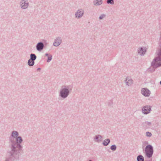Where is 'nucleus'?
<instances>
[{
  "mask_svg": "<svg viewBox=\"0 0 161 161\" xmlns=\"http://www.w3.org/2000/svg\"><path fill=\"white\" fill-rule=\"evenodd\" d=\"M146 152L147 156L149 158L150 157L153 153L152 147L150 145L147 146L146 148Z\"/></svg>",
  "mask_w": 161,
  "mask_h": 161,
  "instance_id": "1",
  "label": "nucleus"
},
{
  "mask_svg": "<svg viewBox=\"0 0 161 161\" xmlns=\"http://www.w3.org/2000/svg\"><path fill=\"white\" fill-rule=\"evenodd\" d=\"M152 64L154 66H156L157 65L160 66L161 65V60H160L159 58H157L153 61Z\"/></svg>",
  "mask_w": 161,
  "mask_h": 161,
  "instance_id": "2",
  "label": "nucleus"
},
{
  "mask_svg": "<svg viewBox=\"0 0 161 161\" xmlns=\"http://www.w3.org/2000/svg\"><path fill=\"white\" fill-rule=\"evenodd\" d=\"M69 91L68 89H64L61 92V96L63 97H66L68 95Z\"/></svg>",
  "mask_w": 161,
  "mask_h": 161,
  "instance_id": "3",
  "label": "nucleus"
},
{
  "mask_svg": "<svg viewBox=\"0 0 161 161\" xmlns=\"http://www.w3.org/2000/svg\"><path fill=\"white\" fill-rule=\"evenodd\" d=\"M141 92L142 94L145 96H149L150 94V91L147 89H142Z\"/></svg>",
  "mask_w": 161,
  "mask_h": 161,
  "instance_id": "4",
  "label": "nucleus"
},
{
  "mask_svg": "<svg viewBox=\"0 0 161 161\" xmlns=\"http://www.w3.org/2000/svg\"><path fill=\"white\" fill-rule=\"evenodd\" d=\"M151 108L149 107L145 106L142 109V112L144 114H147L148 113L150 110Z\"/></svg>",
  "mask_w": 161,
  "mask_h": 161,
  "instance_id": "5",
  "label": "nucleus"
},
{
  "mask_svg": "<svg viewBox=\"0 0 161 161\" xmlns=\"http://www.w3.org/2000/svg\"><path fill=\"white\" fill-rule=\"evenodd\" d=\"M21 3L22 4H21V6L22 8L25 9L27 8L28 6V4L25 3V2L24 0H23L21 2Z\"/></svg>",
  "mask_w": 161,
  "mask_h": 161,
  "instance_id": "6",
  "label": "nucleus"
},
{
  "mask_svg": "<svg viewBox=\"0 0 161 161\" xmlns=\"http://www.w3.org/2000/svg\"><path fill=\"white\" fill-rule=\"evenodd\" d=\"M83 14V11L82 10H78L76 14V16L78 18L82 16Z\"/></svg>",
  "mask_w": 161,
  "mask_h": 161,
  "instance_id": "7",
  "label": "nucleus"
},
{
  "mask_svg": "<svg viewBox=\"0 0 161 161\" xmlns=\"http://www.w3.org/2000/svg\"><path fill=\"white\" fill-rule=\"evenodd\" d=\"M43 47V44L42 43H39L37 44L36 48L38 50H40L42 49Z\"/></svg>",
  "mask_w": 161,
  "mask_h": 161,
  "instance_id": "8",
  "label": "nucleus"
},
{
  "mask_svg": "<svg viewBox=\"0 0 161 161\" xmlns=\"http://www.w3.org/2000/svg\"><path fill=\"white\" fill-rule=\"evenodd\" d=\"M61 42V41L60 39H57L56 40L55 42L53 43V45L55 46H58Z\"/></svg>",
  "mask_w": 161,
  "mask_h": 161,
  "instance_id": "9",
  "label": "nucleus"
},
{
  "mask_svg": "<svg viewBox=\"0 0 161 161\" xmlns=\"http://www.w3.org/2000/svg\"><path fill=\"white\" fill-rule=\"evenodd\" d=\"M146 52V50L145 49H144L143 50L142 48H141L140 49V50H138V53L140 54H143L145 53Z\"/></svg>",
  "mask_w": 161,
  "mask_h": 161,
  "instance_id": "10",
  "label": "nucleus"
},
{
  "mask_svg": "<svg viewBox=\"0 0 161 161\" xmlns=\"http://www.w3.org/2000/svg\"><path fill=\"white\" fill-rule=\"evenodd\" d=\"M34 62L32 59H30L28 61V64L30 66H32L34 65Z\"/></svg>",
  "mask_w": 161,
  "mask_h": 161,
  "instance_id": "11",
  "label": "nucleus"
},
{
  "mask_svg": "<svg viewBox=\"0 0 161 161\" xmlns=\"http://www.w3.org/2000/svg\"><path fill=\"white\" fill-rule=\"evenodd\" d=\"M109 142V139H107L104 141L103 144L104 145L106 146L108 144Z\"/></svg>",
  "mask_w": 161,
  "mask_h": 161,
  "instance_id": "12",
  "label": "nucleus"
},
{
  "mask_svg": "<svg viewBox=\"0 0 161 161\" xmlns=\"http://www.w3.org/2000/svg\"><path fill=\"white\" fill-rule=\"evenodd\" d=\"M138 161H144V158L142 156H139L137 158Z\"/></svg>",
  "mask_w": 161,
  "mask_h": 161,
  "instance_id": "13",
  "label": "nucleus"
},
{
  "mask_svg": "<svg viewBox=\"0 0 161 161\" xmlns=\"http://www.w3.org/2000/svg\"><path fill=\"white\" fill-rule=\"evenodd\" d=\"M18 135V133L16 131H14L12 133V136L14 137H17Z\"/></svg>",
  "mask_w": 161,
  "mask_h": 161,
  "instance_id": "14",
  "label": "nucleus"
},
{
  "mask_svg": "<svg viewBox=\"0 0 161 161\" xmlns=\"http://www.w3.org/2000/svg\"><path fill=\"white\" fill-rule=\"evenodd\" d=\"M36 57L34 54H31V59H32L33 60H34L36 59Z\"/></svg>",
  "mask_w": 161,
  "mask_h": 161,
  "instance_id": "15",
  "label": "nucleus"
},
{
  "mask_svg": "<svg viewBox=\"0 0 161 161\" xmlns=\"http://www.w3.org/2000/svg\"><path fill=\"white\" fill-rule=\"evenodd\" d=\"M96 1L95 5H100L102 3V0H96Z\"/></svg>",
  "mask_w": 161,
  "mask_h": 161,
  "instance_id": "16",
  "label": "nucleus"
},
{
  "mask_svg": "<svg viewBox=\"0 0 161 161\" xmlns=\"http://www.w3.org/2000/svg\"><path fill=\"white\" fill-rule=\"evenodd\" d=\"M96 141H98L99 140H101L102 139V137L101 136H98L96 137Z\"/></svg>",
  "mask_w": 161,
  "mask_h": 161,
  "instance_id": "17",
  "label": "nucleus"
},
{
  "mask_svg": "<svg viewBox=\"0 0 161 161\" xmlns=\"http://www.w3.org/2000/svg\"><path fill=\"white\" fill-rule=\"evenodd\" d=\"M17 141L18 143V142L21 143L22 142V140L21 137H18L17 138Z\"/></svg>",
  "mask_w": 161,
  "mask_h": 161,
  "instance_id": "18",
  "label": "nucleus"
},
{
  "mask_svg": "<svg viewBox=\"0 0 161 161\" xmlns=\"http://www.w3.org/2000/svg\"><path fill=\"white\" fill-rule=\"evenodd\" d=\"M126 82L127 83V84L128 85H129L132 83V80H128V81H127V79L126 80Z\"/></svg>",
  "mask_w": 161,
  "mask_h": 161,
  "instance_id": "19",
  "label": "nucleus"
},
{
  "mask_svg": "<svg viewBox=\"0 0 161 161\" xmlns=\"http://www.w3.org/2000/svg\"><path fill=\"white\" fill-rule=\"evenodd\" d=\"M107 2L108 3H110L111 4H114L113 0H108Z\"/></svg>",
  "mask_w": 161,
  "mask_h": 161,
  "instance_id": "20",
  "label": "nucleus"
},
{
  "mask_svg": "<svg viewBox=\"0 0 161 161\" xmlns=\"http://www.w3.org/2000/svg\"><path fill=\"white\" fill-rule=\"evenodd\" d=\"M111 150H115L116 149V146L114 145H112V146H111Z\"/></svg>",
  "mask_w": 161,
  "mask_h": 161,
  "instance_id": "21",
  "label": "nucleus"
},
{
  "mask_svg": "<svg viewBox=\"0 0 161 161\" xmlns=\"http://www.w3.org/2000/svg\"><path fill=\"white\" fill-rule=\"evenodd\" d=\"M52 59V56H50L48 57V59L47 60V62H49Z\"/></svg>",
  "mask_w": 161,
  "mask_h": 161,
  "instance_id": "22",
  "label": "nucleus"
},
{
  "mask_svg": "<svg viewBox=\"0 0 161 161\" xmlns=\"http://www.w3.org/2000/svg\"><path fill=\"white\" fill-rule=\"evenodd\" d=\"M146 135L148 136H151V134L149 132H147L146 133Z\"/></svg>",
  "mask_w": 161,
  "mask_h": 161,
  "instance_id": "23",
  "label": "nucleus"
},
{
  "mask_svg": "<svg viewBox=\"0 0 161 161\" xmlns=\"http://www.w3.org/2000/svg\"><path fill=\"white\" fill-rule=\"evenodd\" d=\"M105 16V15H103L100 16L99 17L100 19H102V18H103Z\"/></svg>",
  "mask_w": 161,
  "mask_h": 161,
  "instance_id": "24",
  "label": "nucleus"
},
{
  "mask_svg": "<svg viewBox=\"0 0 161 161\" xmlns=\"http://www.w3.org/2000/svg\"><path fill=\"white\" fill-rule=\"evenodd\" d=\"M159 57H161V53L159 54Z\"/></svg>",
  "mask_w": 161,
  "mask_h": 161,
  "instance_id": "25",
  "label": "nucleus"
},
{
  "mask_svg": "<svg viewBox=\"0 0 161 161\" xmlns=\"http://www.w3.org/2000/svg\"><path fill=\"white\" fill-rule=\"evenodd\" d=\"M159 58V59H160V60H161V59H160V58H159H159Z\"/></svg>",
  "mask_w": 161,
  "mask_h": 161,
  "instance_id": "26",
  "label": "nucleus"
},
{
  "mask_svg": "<svg viewBox=\"0 0 161 161\" xmlns=\"http://www.w3.org/2000/svg\"><path fill=\"white\" fill-rule=\"evenodd\" d=\"M46 56H48V54H46Z\"/></svg>",
  "mask_w": 161,
  "mask_h": 161,
  "instance_id": "27",
  "label": "nucleus"
},
{
  "mask_svg": "<svg viewBox=\"0 0 161 161\" xmlns=\"http://www.w3.org/2000/svg\"><path fill=\"white\" fill-rule=\"evenodd\" d=\"M160 84H161V81H160Z\"/></svg>",
  "mask_w": 161,
  "mask_h": 161,
  "instance_id": "28",
  "label": "nucleus"
},
{
  "mask_svg": "<svg viewBox=\"0 0 161 161\" xmlns=\"http://www.w3.org/2000/svg\"><path fill=\"white\" fill-rule=\"evenodd\" d=\"M89 161H92L91 160H90Z\"/></svg>",
  "mask_w": 161,
  "mask_h": 161,
  "instance_id": "29",
  "label": "nucleus"
}]
</instances>
